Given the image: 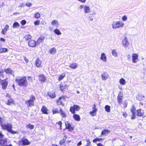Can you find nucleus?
Masks as SVG:
<instances>
[{
	"label": "nucleus",
	"instance_id": "1",
	"mask_svg": "<svg viewBox=\"0 0 146 146\" xmlns=\"http://www.w3.org/2000/svg\"><path fill=\"white\" fill-rule=\"evenodd\" d=\"M0 125L3 129L6 130L8 132L12 134H16L18 133L17 132L13 131L12 129V125L10 123H7L6 124H3L2 123V118H0Z\"/></svg>",
	"mask_w": 146,
	"mask_h": 146
},
{
	"label": "nucleus",
	"instance_id": "2",
	"mask_svg": "<svg viewBox=\"0 0 146 146\" xmlns=\"http://www.w3.org/2000/svg\"><path fill=\"white\" fill-rule=\"evenodd\" d=\"M15 81L20 86L26 87L27 85L26 78L25 77H17Z\"/></svg>",
	"mask_w": 146,
	"mask_h": 146
},
{
	"label": "nucleus",
	"instance_id": "3",
	"mask_svg": "<svg viewBox=\"0 0 146 146\" xmlns=\"http://www.w3.org/2000/svg\"><path fill=\"white\" fill-rule=\"evenodd\" d=\"M124 25V23L120 21H113L111 24L112 28L113 29L122 28Z\"/></svg>",
	"mask_w": 146,
	"mask_h": 146
},
{
	"label": "nucleus",
	"instance_id": "4",
	"mask_svg": "<svg viewBox=\"0 0 146 146\" xmlns=\"http://www.w3.org/2000/svg\"><path fill=\"white\" fill-rule=\"evenodd\" d=\"M35 100V98L33 95H31L30 99L25 102V104L27 105L28 108L34 106V101Z\"/></svg>",
	"mask_w": 146,
	"mask_h": 146
},
{
	"label": "nucleus",
	"instance_id": "5",
	"mask_svg": "<svg viewBox=\"0 0 146 146\" xmlns=\"http://www.w3.org/2000/svg\"><path fill=\"white\" fill-rule=\"evenodd\" d=\"M79 8L80 9H83V11L85 14L88 13L90 12V8L88 6L84 4L80 5Z\"/></svg>",
	"mask_w": 146,
	"mask_h": 146
},
{
	"label": "nucleus",
	"instance_id": "6",
	"mask_svg": "<svg viewBox=\"0 0 146 146\" xmlns=\"http://www.w3.org/2000/svg\"><path fill=\"white\" fill-rule=\"evenodd\" d=\"M80 107L77 105H74L73 106L70 107V111L73 114L75 113V111H78L80 110Z\"/></svg>",
	"mask_w": 146,
	"mask_h": 146
},
{
	"label": "nucleus",
	"instance_id": "7",
	"mask_svg": "<svg viewBox=\"0 0 146 146\" xmlns=\"http://www.w3.org/2000/svg\"><path fill=\"white\" fill-rule=\"evenodd\" d=\"M1 82L2 84V88L3 89H6L8 85V79L6 78L4 80H1Z\"/></svg>",
	"mask_w": 146,
	"mask_h": 146
},
{
	"label": "nucleus",
	"instance_id": "8",
	"mask_svg": "<svg viewBox=\"0 0 146 146\" xmlns=\"http://www.w3.org/2000/svg\"><path fill=\"white\" fill-rule=\"evenodd\" d=\"M123 46L125 47H127L130 44L129 42L127 39L126 37H125L122 42Z\"/></svg>",
	"mask_w": 146,
	"mask_h": 146
},
{
	"label": "nucleus",
	"instance_id": "9",
	"mask_svg": "<svg viewBox=\"0 0 146 146\" xmlns=\"http://www.w3.org/2000/svg\"><path fill=\"white\" fill-rule=\"evenodd\" d=\"M138 55L137 54L134 53L132 55V61L133 63H136L138 61Z\"/></svg>",
	"mask_w": 146,
	"mask_h": 146
},
{
	"label": "nucleus",
	"instance_id": "10",
	"mask_svg": "<svg viewBox=\"0 0 146 146\" xmlns=\"http://www.w3.org/2000/svg\"><path fill=\"white\" fill-rule=\"evenodd\" d=\"M109 77L108 74L106 72H105L101 75V78L102 80H106Z\"/></svg>",
	"mask_w": 146,
	"mask_h": 146
},
{
	"label": "nucleus",
	"instance_id": "11",
	"mask_svg": "<svg viewBox=\"0 0 146 146\" xmlns=\"http://www.w3.org/2000/svg\"><path fill=\"white\" fill-rule=\"evenodd\" d=\"M51 24L53 26L58 28L59 26V24L58 21L56 20H54L51 23Z\"/></svg>",
	"mask_w": 146,
	"mask_h": 146
},
{
	"label": "nucleus",
	"instance_id": "12",
	"mask_svg": "<svg viewBox=\"0 0 146 146\" xmlns=\"http://www.w3.org/2000/svg\"><path fill=\"white\" fill-rule=\"evenodd\" d=\"M9 29V25H7L5 26L4 29H3L1 31V33L3 35L5 34L7 31Z\"/></svg>",
	"mask_w": 146,
	"mask_h": 146
},
{
	"label": "nucleus",
	"instance_id": "13",
	"mask_svg": "<svg viewBox=\"0 0 146 146\" xmlns=\"http://www.w3.org/2000/svg\"><path fill=\"white\" fill-rule=\"evenodd\" d=\"M28 44L29 46L34 47L36 45V42L35 41L33 40H30L29 41Z\"/></svg>",
	"mask_w": 146,
	"mask_h": 146
},
{
	"label": "nucleus",
	"instance_id": "14",
	"mask_svg": "<svg viewBox=\"0 0 146 146\" xmlns=\"http://www.w3.org/2000/svg\"><path fill=\"white\" fill-rule=\"evenodd\" d=\"M64 97L62 96L60 97L59 99L57 101V103L58 105H61L62 106L64 105V104L63 103V102L61 100L62 99H63V100H64Z\"/></svg>",
	"mask_w": 146,
	"mask_h": 146
},
{
	"label": "nucleus",
	"instance_id": "15",
	"mask_svg": "<svg viewBox=\"0 0 146 146\" xmlns=\"http://www.w3.org/2000/svg\"><path fill=\"white\" fill-rule=\"evenodd\" d=\"M65 125L66 128L68 129L69 130H73L74 129L71 126V125L68 122H65Z\"/></svg>",
	"mask_w": 146,
	"mask_h": 146
},
{
	"label": "nucleus",
	"instance_id": "16",
	"mask_svg": "<svg viewBox=\"0 0 146 146\" xmlns=\"http://www.w3.org/2000/svg\"><path fill=\"white\" fill-rule=\"evenodd\" d=\"M100 59L104 62H106L107 61V57L105 54L102 53L101 54Z\"/></svg>",
	"mask_w": 146,
	"mask_h": 146
},
{
	"label": "nucleus",
	"instance_id": "17",
	"mask_svg": "<svg viewBox=\"0 0 146 146\" xmlns=\"http://www.w3.org/2000/svg\"><path fill=\"white\" fill-rule=\"evenodd\" d=\"M21 141L23 145H27L29 144L30 143L29 141L26 139H22Z\"/></svg>",
	"mask_w": 146,
	"mask_h": 146
},
{
	"label": "nucleus",
	"instance_id": "18",
	"mask_svg": "<svg viewBox=\"0 0 146 146\" xmlns=\"http://www.w3.org/2000/svg\"><path fill=\"white\" fill-rule=\"evenodd\" d=\"M5 72L7 74H10L11 75H13V76H14V72L10 68H8L6 69H5Z\"/></svg>",
	"mask_w": 146,
	"mask_h": 146
},
{
	"label": "nucleus",
	"instance_id": "19",
	"mask_svg": "<svg viewBox=\"0 0 146 146\" xmlns=\"http://www.w3.org/2000/svg\"><path fill=\"white\" fill-rule=\"evenodd\" d=\"M123 96L120 94H119L117 96V101L119 104H121L122 102Z\"/></svg>",
	"mask_w": 146,
	"mask_h": 146
},
{
	"label": "nucleus",
	"instance_id": "20",
	"mask_svg": "<svg viewBox=\"0 0 146 146\" xmlns=\"http://www.w3.org/2000/svg\"><path fill=\"white\" fill-rule=\"evenodd\" d=\"M78 66V64L76 63H73L72 64L70 65L69 67L71 68L75 69Z\"/></svg>",
	"mask_w": 146,
	"mask_h": 146
},
{
	"label": "nucleus",
	"instance_id": "21",
	"mask_svg": "<svg viewBox=\"0 0 146 146\" xmlns=\"http://www.w3.org/2000/svg\"><path fill=\"white\" fill-rule=\"evenodd\" d=\"M137 115L139 116H141L143 115V110L140 109L138 110L137 111Z\"/></svg>",
	"mask_w": 146,
	"mask_h": 146
},
{
	"label": "nucleus",
	"instance_id": "22",
	"mask_svg": "<svg viewBox=\"0 0 146 146\" xmlns=\"http://www.w3.org/2000/svg\"><path fill=\"white\" fill-rule=\"evenodd\" d=\"M110 132V130L108 129H104L102 131L101 133V135H106Z\"/></svg>",
	"mask_w": 146,
	"mask_h": 146
},
{
	"label": "nucleus",
	"instance_id": "23",
	"mask_svg": "<svg viewBox=\"0 0 146 146\" xmlns=\"http://www.w3.org/2000/svg\"><path fill=\"white\" fill-rule=\"evenodd\" d=\"M111 53L112 55L114 57H117L118 56V53L117 50L115 49H113L111 50Z\"/></svg>",
	"mask_w": 146,
	"mask_h": 146
},
{
	"label": "nucleus",
	"instance_id": "24",
	"mask_svg": "<svg viewBox=\"0 0 146 146\" xmlns=\"http://www.w3.org/2000/svg\"><path fill=\"white\" fill-rule=\"evenodd\" d=\"M48 110V109L45 106H43L41 109L43 113L44 114H47L48 113L47 112Z\"/></svg>",
	"mask_w": 146,
	"mask_h": 146
},
{
	"label": "nucleus",
	"instance_id": "25",
	"mask_svg": "<svg viewBox=\"0 0 146 146\" xmlns=\"http://www.w3.org/2000/svg\"><path fill=\"white\" fill-rule=\"evenodd\" d=\"M73 114V118L74 119L78 121H80V117L79 115L76 114H75V113Z\"/></svg>",
	"mask_w": 146,
	"mask_h": 146
},
{
	"label": "nucleus",
	"instance_id": "26",
	"mask_svg": "<svg viewBox=\"0 0 146 146\" xmlns=\"http://www.w3.org/2000/svg\"><path fill=\"white\" fill-rule=\"evenodd\" d=\"M45 37L44 36H40L38 39L37 42L38 43H40L42 42L44 40Z\"/></svg>",
	"mask_w": 146,
	"mask_h": 146
},
{
	"label": "nucleus",
	"instance_id": "27",
	"mask_svg": "<svg viewBox=\"0 0 146 146\" xmlns=\"http://www.w3.org/2000/svg\"><path fill=\"white\" fill-rule=\"evenodd\" d=\"M13 100L11 98L8 100L7 102V104L9 105H11L14 104Z\"/></svg>",
	"mask_w": 146,
	"mask_h": 146
},
{
	"label": "nucleus",
	"instance_id": "28",
	"mask_svg": "<svg viewBox=\"0 0 146 146\" xmlns=\"http://www.w3.org/2000/svg\"><path fill=\"white\" fill-rule=\"evenodd\" d=\"M60 90L62 91L64 89L67 87V86L66 84H60Z\"/></svg>",
	"mask_w": 146,
	"mask_h": 146
},
{
	"label": "nucleus",
	"instance_id": "29",
	"mask_svg": "<svg viewBox=\"0 0 146 146\" xmlns=\"http://www.w3.org/2000/svg\"><path fill=\"white\" fill-rule=\"evenodd\" d=\"M39 79L40 81L43 82H44L46 80L45 77L42 75L39 76Z\"/></svg>",
	"mask_w": 146,
	"mask_h": 146
},
{
	"label": "nucleus",
	"instance_id": "30",
	"mask_svg": "<svg viewBox=\"0 0 146 146\" xmlns=\"http://www.w3.org/2000/svg\"><path fill=\"white\" fill-rule=\"evenodd\" d=\"M137 99L139 101L144 100V96L142 95H138L136 97Z\"/></svg>",
	"mask_w": 146,
	"mask_h": 146
},
{
	"label": "nucleus",
	"instance_id": "31",
	"mask_svg": "<svg viewBox=\"0 0 146 146\" xmlns=\"http://www.w3.org/2000/svg\"><path fill=\"white\" fill-rule=\"evenodd\" d=\"M54 32L57 35H61V33L60 31L58 29H55Z\"/></svg>",
	"mask_w": 146,
	"mask_h": 146
},
{
	"label": "nucleus",
	"instance_id": "32",
	"mask_svg": "<svg viewBox=\"0 0 146 146\" xmlns=\"http://www.w3.org/2000/svg\"><path fill=\"white\" fill-rule=\"evenodd\" d=\"M48 94L50 97L53 98L55 97L54 93V92H49L48 93Z\"/></svg>",
	"mask_w": 146,
	"mask_h": 146
},
{
	"label": "nucleus",
	"instance_id": "33",
	"mask_svg": "<svg viewBox=\"0 0 146 146\" xmlns=\"http://www.w3.org/2000/svg\"><path fill=\"white\" fill-rule=\"evenodd\" d=\"M41 62L40 60H39V59H37L36 61V66L39 67L41 65Z\"/></svg>",
	"mask_w": 146,
	"mask_h": 146
},
{
	"label": "nucleus",
	"instance_id": "34",
	"mask_svg": "<svg viewBox=\"0 0 146 146\" xmlns=\"http://www.w3.org/2000/svg\"><path fill=\"white\" fill-rule=\"evenodd\" d=\"M119 82L122 85H124L126 84L125 80L123 78H121L119 80Z\"/></svg>",
	"mask_w": 146,
	"mask_h": 146
},
{
	"label": "nucleus",
	"instance_id": "35",
	"mask_svg": "<svg viewBox=\"0 0 146 146\" xmlns=\"http://www.w3.org/2000/svg\"><path fill=\"white\" fill-rule=\"evenodd\" d=\"M60 113L62 117H66V114L64 112L62 111L61 109H60Z\"/></svg>",
	"mask_w": 146,
	"mask_h": 146
},
{
	"label": "nucleus",
	"instance_id": "36",
	"mask_svg": "<svg viewBox=\"0 0 146 146\" xmlns=\"http://www.w3.org/2000/svg\"><path fill=\"white\" fill-rule=\"evenodd\" d=\"M56 52V50L54 48L51 49L50 50V53L52 54H55Z\"/></svg>",
	"mask_w": 146,
	"mask_h": 146
},
{
	"label": "nucleus",
	"instance_id": "37",
	"mask_svg": "<svg viewBox=\"0 0 146 146\" xmlns=\"http://www.w3.org/2000/svg\"><path fill=\"white\" fill-rule=\"evenodd\" d=\"M8 50L6 48H0V53L5 52H7Z\"/></svg>",
	"mask_w": 146,
	"mask_h": 146
},
{
	"label": "nucleus",
	"instance_id": "38",
	"mask_svg": "<svg viewBox=\"0 0 146 146\" xmlns=\"http://www.w3.org/2000/svg\"><path fill=\"white\" fill-rule=\"evenodd\" d=\"M7 139H0V144L1 145H3L5 143L7 142Z\"/></svg>",
	"mask_w": 146,
	"mask_h": 146
},
{
	"label": "nucleus",
	"instance_id": "39",
	"mask_svg": "<svg viewBox=\"0 0 146 146\" xmlns=\"http://www.w3.org/2000/svg\"><path fill=\"white\" fill-rule=\"evenodd\" d=\"M19 26V24L17 22H15L13 25V27L14 28H18Z\"/></svg>",
	"mask_w": 146,
	"mask_h": 146
},
{
	"label": "nucleus",
	"instance_id": "40",
	"mask_svg": "<svg viewBox=\"0 0 146 146\" xmlns=\"http://www.w3.org/2000/svg\"><path fill=\"white\" fill-rule=\"evenodd\" d=\"M25 38L26 40L28 41L31 39L32 38V37L30 35H27L25 36Z\"/></svg>",
	"mask_w": 146,
	"mask_h": 146
},
{
	"label": "nucleus",
	"instance_id": "41",
	"mask_svg": "<svg viewBox=\"0 0 146 146\" xmlns=\"http://www.w3.org/2000/svg\"><path fill=\"white\" fill-rule=\"evenodd\" d=\"M105 109L106 111L107 112L110 111V107L108 105H106L105 107Z\"/></svg>",
	"mask_w": 146,
	"mask_h": 146
},
{
	"label": "nucleus",
	"instance_id": "42",
	"mask_svg": "<svg viewBox=\"0 0 146 146\" xmlns=\"http://www.w3.org/2000/svg\"><path fill=\"white\" fill-rule=\"evenodd\" d=\"M26 127L27 128H29L31 129H32L34 128V126L33 125L29 124L26 126Z\"/></svg>",
	"mask_w": 146,
	"mask_h": 146
},
{
	"label": "nucleus",
	"instance_id": "43",
	"mask_svg": "<svg viewBox=\"0 0 146 146\" xmlns=\"http://www.w3.org/2000/svg\"><path fill=\"white\" fill-rule=\"evenodd\" d=\"M65 74L64 73L62 74L59 77L58 80H62L65 76Z\"/></svg>",
	"mask_w": 146,
	"mask_h": 146
},
{
	"label": "nucleus",
	"instance_id": "44",
	"mask_svg": "<svg viewBox=\"0 0 146 146\" xmlns=\"http://www.w3.org/2000/svg\"><path fill=\"white\" fill-rule=\"evenodd\" d=\"M97 111L93 110L90 112V114L91 116L94 117L96 115Z\"/></svg>",
	"mask_w": 146,
	"mask_h": 146
},
{
	"label": "nucleus",
	"instance_id": "45",
	"mask_svg": "<svg viewBox=\"0 0 146 146\" xmlns=\"http://www.w3.org/2000/svg\"><path fill=\"white\" fill-rule=\"evenodd\" d=\"M135 108L133 106L131 109V112L132 113H135Z\"/></svg>",
	"mask_w": 146,
	"mask_h": 146
},
{
	"label": "nucleus",
	"instance_id": "46",
	"mask_svg": "<svg viewBox=\"0 0 146 146\" xmlns=\"http://www.w3.org/2000/svg\"><path fill=\"white\" fill-rule=\"evenodd\" d=\"M40 14L38 13H37L35 14L34 15V17L36 19H38L40 17Z\"/></svg>",
	"mask_w": 146,
	"mask_h": 146
},
{
	"label": "nucleus",
	"instance_id": "47",
	"mask_svg": "<svg viewBox=\"0 0 146 146\" xmlns=\"http://www.w3.org/2000/svg\"><path fill=\"white\" fill-rule=\"evenodd\" d=\"M52 112L53 114L58 113V110L57 108H54L52 110Z\"/></svg>",
	"mask_w": 146,
	"mask_h": 146
},
{
	"label": "nucleus",
	"instance_id": "48",
	"mask_svg": "<svg viewBox=\"0 0 146 146\" xmlns=\"http://www.w3.org/2000/svg\"><path fill=\"white\" fill-rule=\"evenodd\" d=\"M91 15V14H89L87 18L88 20H90L91 21H92L93 20V19L92 16L90 15Z\"/></svg>",
	"mask_w": 146,
	"mask_h": 146
},
{
	"label": "nucleus",
	"instance_id": "49",
	"mask_svg": "<svg viewBox=\"0 0 146 146\" xmlns=\"http://www.w3.org/2000/svg\"><path fill=\"white\" fill-rule=\"evenodd\" d=\"M66 141V140L64 139L61 140L60 141L59 143L60 145H62L63 143H64Z\"/></svg>",
	"mask_w": 146,
	"mask_h": 146
},
{
	"label": "nucleus",
	"instance_id": "50",
	"mask_svg": "<svg viewBox=\"0 0 146 146\" xmlns=\"http://www.w3.org/2000/svg\"><path fill=\"white\" fill-rule=\"evenodd\" d=\"M40 21L39 20L36 21L34 22V24L35 25H39Z\"/></svg>",
	"mask_w": 146,
	"mask_h": 146
},
{
	"label": "nucleus",
	"instance_id": "51",
	"mask_svg": "<svg viewBox=\"0 0 146 146\" xmlns=\"http://www.w3.org/2000/svg\"><path fill=\"white\" fill-rule=\"evenodd\" d=\"M122 19L123 21H125L127 19V17L125 15H124L122 17Z\"/></svg>",
	"mask_w": 146,
	"mask_h": 146
},
{
	"label": "nucleus",
	"instance_id": "52",
	"mask_svg": "<svg viewBox=\"0 0 146 146\" xmlns=\"http://www.w3.org/2000/svg\"><path fill=\"white\" fill-rule=\"evenodd\" d=\"M86 141L87 142V144L86 146H90L91 144V142L90 141L89 139H87L86 140Z\"/></svg>",
	"mask_w": 146,
	"mask_h": 146
},
{
	"label": "nucleus",
	"instance_id": "53",
	"mask_svg": "<svg viewBox=\"0 0 146 146\" xmlns=\"http://www.w3.org/2000/svg\"><path fill=\"white\" fill-rule=\"evenodd\" d=\"M92 109L93 111H97V109L96 108V106L95 104L93 105Z\"/></svg>",
	"mask_w": 146,
	"mask_h": 146
},
{
	"label": "nucleus",
	"instance_id": "54",
	"mask_svg": "<svg viewBox=\"0 0 146 146\" xmlns=\"http://www.w3.org/2000/svg\"><path fill=\"white\" fill-rule=\"evenodd\" d=\"M26 22L25 20H23L21 21V23L23 25H24L26 24Z\"/></svg>",
	"mask_w": 146,
	"mask_h": 146
},
{
	"label": "nucleus",
	"instance_id": "55",
	"mask_svg": "<svg viewBox=\"0 0 146 146\" xmlns=\"http://www.w3.org/2000/svg\"><path fill=\"white\" fill-rule=\"evenodd\" d=\"M25 5L26 6H27L28 7H30L32 5V4L30 2H28L27 3H26L25 4Z\"/></svg>",
	"mask_w": 146,
	"mask_h": 146
},
{
	"label": "nucleus",
	"instance_id": "56",
	"mask_svg": "<svg viewBox=\"0 0 146 146\" xmlns=\"http://www.w3.org/2000/svg\"><path fill=\"white\" fill-rule=\"evenodd\" d=\"M123 115L125 117H126L127 116V113L126 112H123L122 113Z\"/></svg>",
	"mask_w": 146,
	"mask_h": 146
},
{
	"label": "nucleus",
	"instance_id": "57",
	"mask_svg": "<svg viewBox=\"0 0 146 146\" xmlns=\"http://www.w3.org/2000/svg\"><path fill=\"white\" fill-rule=\"evenodd\" d=\"M56 124H58L60 126V129H61V127H62V123L61 121H59L58 122H57L56 123Z\"/></svg>",
	"mask_w": 146,
	"mask_h": 146
},
{
	"label": "nucleus",
	"instance_id": "58",
	"mask_svg": "<svg viewBox=\"0 0 146 146\" xmlns=\"http://www.w3.org/2000/svg\"><path fill=\"white\" fill-rule=\"evenodd\" d=\"M41 23L42 25H45L46 24V22L45 21L43 20L41 21Z\"/></svg>",
	"mask_w": 146,
	"mask_h": 146
},
{
	"label": "nucleus",
	"instance_id": "59",
	"mask_svg": "<svg viewBox=\"0 0 146 146\" xmlns=\"http://www.w3.org/2000/svg\"><path fill=\"white\" fill-rule=\"evenodd\" d=\"M135 113H132V116L131 117V119H135Z\"/></svg>",
	"mask_w": 146,
	"mask_h": 146
},
{
	"label": "nucleus",
	"instance_id": "60",
	"mask_svg": "<svg viewBox=\"0 0 146 146\" xmlns=\"http://www.w3.org/2000/svg\"><path fill=\"white\" fill-rule=\"evenodd\" d=\"M4 136V135L2 133L1 131H0V138H3Z\"/></svg>",
	"mask_w": 146,
	"mask_h": 146
},
{
	"label": "nucleus",
	"instance_id": "61",
	"mask_svg": "<svg viewBox=\"0 0 146 146\" xmlns=\"http://www.w3.org/2000/svg\"><path fill=\"white\" fill-rule=\"evenodd\" d=\"M127 102H125L123 104V106L124 108H125L127 107Z\"/></svg>",
	"mask_w": 146,
	"mask_h": 146
},
{
	"label": "nucleus",
	"instance_id": "62",
	"mask_svg": "<svg viewBox=\"0 0 146 146\" xmlns=\"http://www.w3.org/2000/svg\"><path fill=\"white\" fill-rule=\"evenodd\" d=\"M77 0L80 2H82V3H85L86 1V0Z\"/></svg>",
	"mask_w": 146,
	"mask_h": 146
},
{
	"label": "nucleus",
	"instance_id": "63",
	"mask_svg": "<svg viewBox=\"0 0 146 146\" xmlns=\"http://www.w3.org/2000/svg\"><path fill=\"white\" fill-rule=\"evenodd\" d=\"M98 139H97V138H96V139H94V140H93V142L94 143H96V142H97V141H98Z\"/></svg>",
	"mask_w": 146,
	"mask_h": 146
},
{
	"label": "nucleus",
	"instance_id": "64",
	"mask_svg": "<svg viewBox=\"0 0 146 146\" xmlns=\"http://www.w3.org/2000/svg\"><path fill=\"white\" fill-rule=\"evenodd\" d=\"M97 146H104L100 143H98L97 144Z\"/></svg>",
	"mask_w": 146,
	"mask_h": 146
}]
</instances>
